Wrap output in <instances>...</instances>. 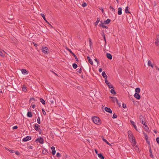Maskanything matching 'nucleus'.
<instances>
[{"instance_id":"obj_32","label":"nucleus","mask_w":159,"mask_h":159,"mask_svg":"<svg viewBox=\"0 0 159 159\" xmlns=\"http://www.w3.org/2000/svg\"><path fill=\"white\" fill-rule=\"evenodd\" d=\"M100 22V19L99 17H98L97 18V20L96 22L95 23V25L96 26H97V25H98V23Z\"/></svg>"},{"instance_id":"obj_44","label":"nucleus","mask_w":159,"mask_h":159,"mask_svg":"<svg viewBox=\"0 0 159 159\" xmlns=\"http://www.w3.org/2000/svg\"><path fill=\"white\" fill-rule=\"evenodd\" d=\"M87 6V4L86 2H84V3L82 4V6L83 7H86Z\"/></svg>"},{"instance_id":"obj_16","label":"nucleus","mask_w":159,"mask_h":159,"mask_svg":"<svg viewBox=\"0 0 159 159\" xmlns=\"http://www.w3.org/2000/svg\"><path fill=\"white\" fill-rule=\"evenodd\" d=\"M44 150H45V152H44V150H43L42 151V153L43 154L45 155H48L49 154H50V153L48 152V150L46 149V148H43Z\"/></svg>"},{"instance_id":"obj_53","label":"nucleus","mask_w":159,"mask_h":159,"mask_svg":"<svg viewBox=\"0 0 159 159\" xmlns=\"http://www.w3.org/2000/svg\"><path fill=\"white\" fill-rule=\"evenodd\" d=\"M156 140L157 142V143L159 144V137H157L156 139Z\"/></svg>"},{"instance_id":"obj_43","label":"nucleus","mask_w":159,"mask_h":159,"mask_svg":"<svg viewBox=\"0 0 159 159\" xmlns=\"http://www.w3.org/2000/svg\"><path fill=\"white\" fill-rule=\"evenodd\" d=\"M117 115L115 114V113H114L113 114V116H112V118L115 119L117 118Z\"/></svg>"},{"instance_id":"obj_45","label":"nucleus","mask_w":159,"mask_h":159,"mask_svg":"<svg viewBox=\"0 0 159 159\" xmlns=\"http://www.w3.org/2000/svg\"><path fill=\"white\" fill-rule=\"evenodd\" d=\"M152 64V62L150 60L148 61V65L149 66H150Z\"/></svg>"},{"instance_id":"obj_21","label":"nucleus","mask_w":159,"mask_h":159,"mask_svg":"<svg viewBox=\"0 0 159 159\" xmlns=\"http://www.w3.org/2000/svg\"><path fill=\"white\" fill-rule=\"evenodd\" d=\"M111 21V20L110 19H107L106 20L104 21L103 24H108Z\"/></svg>"},{"instance_id":"obj_24","label":"nucleus","mask_w":159,"mask_h":159,"mask_svg":"<svg viewBox=\"0 0 159 159\" xmlns=\"http://www.w3.org/2000/svg\"><path fill=\"white\" fill-rule=\"evenodd\" d=\"M102 75L103 78H105V79H107V76L106 75L105 71H103L102 73Z\"/></svg>"},{"instance_id":"obj_19","label":"nucleus","mask_w":159,"mask_h":159,"mask_svg":"<svg viewBox=\"0 0 159 159\" xmlns=\"http://www.w3.org/2000/svg\"><path fill=\"white\" fill-rule=\"evenodd\" d=\"M106 56L110 60H111L112 59V56L109 53H107L106 54Z\"/></svg>"},{"instance_id":"obj_7","label":"nucleus","mask_w":159,"mask_h":159,"mask_svg":"<svg viewBox=\"0 0 159 159\" xmlns=\"http://www.w3.org/2000/svg\"><path fill=\"white\" fill-rule=\"evenodd\" d=\"M105 82L107 84V85L108 86V88L110 89H114L113 86L112 85L110 84V83L108 82V81L107 80V79H105Z\"/></svg>"},{"instance_id":"obj_55","label":"nucleus","mask_w":159,"mask_h":159,"mask_svg":"<svg viewBox=\"0 0 159 159\" xmlns=\"http://www.w3.org/2000/svg\"><path fill=\"white\" fill-rule=\"evenodd\" d=\"M31 100H34V101H35V99L34 98H30V99L29 100V102H30L31 101Z\"/></svg>"},{"instance_id":"obj_38","label":"nucleus","mask_w":159,"mask_h":159,"mask_svg":"<svg viewBox=\"0 0 159 159\" xmlns=\"http://www.w3.org/2000/svg\"><path fill=\"white\" fill-rule=\"evenodd\" d=\"M22 90L24 92H26L27 91L26 87L25 86H23L22 88Z\"/></svg>"},{"instance_id":"obj_11","label":"nucleus","mask_w":159,"mask_h":159,"mask_svg":"<svg viewBox=\"0 0 159 159\" xmlns=\"http://www.w3.org/2000/svg\"><path fill=\"white\" fill-rule=\"evenodd\" d=\"M144 125V129H145V130L148 132L149 131V129L148 126L147 125V124L146 122L143 123H142Z\"/></svg>"},{"instance_id":"obj_58","label":"nucleus","mask_w":159,"mask_h":159,"mask_svg":"<svg viewBox=\"0 0 159 159\" xmlns=\"http://www.w3.org/2000/svg\"><path fill=\"white\" fill-rule=\"evenodd\" d=\"M122 107L124 108H125L126 107V105L124 103L122 104Z\"/></svg>"},{"instance_id":"obj_20","label":"nucleus","mask_w":159,"mask_h":159,"mask_svg":"<svg viewBox=\"0 0 159 159\" xmlns=\"http://www.w3.org/2000/svg\"><path fill=\"white\" fill-rule=\"evenodd\" d=\"M87 59L88 61L90 63V64L91 65H93V63L92 60L90 58V57L89 56H88L87 57Z\"/></svg>"},{"instance_id":"obj_37","label":"nucleus","mask_w":159,"mask_h":159,"mask_svg":"<svg viewBox=\"0 0 159 159\" xmlns=\"http://www.w3.org/2000/svg\"><path fill=\"white\" fill-rule=\"evenodd\" d=\"M109 98H111V100L114 103L115 101H116V99L114 98H116V97H111V96H110Z\"/></svg>"},{"instance_id":"obj_25","label":"nucleus","mask_w":159,"mask_h":159,"mask_svg":"<svg viewBox=\"0 0 159 159\" xmlns=\"http://www.w3.org/2000/svg\"><path fill=\"white\" fill-rule=\"evenodd\" d=\"M98 157L101 159H104V157L102 155L101 153L98 154Z\"/></svg>"},{"instance_id":"obj_46","label":"nucleus","mask_w":159,"mask_h":159,"mask_svg":"<svg viewBox=\"0 0 159 159\" xmlns=\"http://www.w3.org/2000/svg\"><path fill=\"white\" fill-rule=\"evenodd\" d=\"M0 56H1L2 57H4L5 56V55H3V53L1 51H0Z\"/></svg>"},{"instance_id":"obj_10","label":"nucleus","mask_w":159,"mask_h":159,"mask_svg":"<svg viewBox=\"0 0 159 159\" xmlns=\"http://www.w3.org/2000/svg\"><path fill=\"white\" fill-rule=\"evenodd\" d=\"M40 126L37 124H35L34 125V128L37 131H39L40 130Z\"/></svg>"},{"instance_id":"obj_56","label":"nucleus","mask_w":159,"mask_h":159,"mask_svg":"<svg viewBox=\"0 0 159 159\" xmlns=\"http://www.w3.org/2000/svg\"><path fill=\"white\" fill-rule=\"evenodd\" d=\"M79 73H81L82 72V69L81 68H80V69L77 71Z\"/></svg>"},{"instance_id":"obj_27","label":"nucleus","mask_w":159,"mask_h":159,"mask_svg":"<svg viewBox=\"0 0 159 159\" xmlns=\"http://www.w3.org/2000/svg\"><path fill=\"white\" fill-rule=\"evenodd\" d=\"M39 101L41 102L43 105H44L46 103L45 101L42 98H40L39 99Z\"/></svg>"},{"instance_id":"obj_35","label":"nucleus","mask_w":159,"mask_h":159,"mask_svg":"<svg viewBox=\"0 0 159 159\" xmlns=\"http://www.w3.org/2000/svg\"><path fill=\"white\" fill-rule=\"evenodd\" d=\"M143 134L145 136V140H147V139H148V137L147 134L146 133H145L144 131H143Z\"/></svg>"},{"instance_id":"obj_26","label":"nucleus","mask_w":159,"mask_h":159,"mask_svg":"<svg viewBox=\"0 0 159 159\" xmlns=\"http://www.w3.org/2000/svg\"><path fill=\"white\" fill-rule=\"evenodd\" d=\"M27 116L29 117H32L33 116L32 113L30 111H28L27 113Z\"/></svg>"},{"instance_id":"obj_51","label":"nucleus","mask_w":159,"mask_h":159,"mask_svg":"<svg viewBox=\"0 0 159 159\" xmlns=\"http://www.w3.org/2000/svg\"><path fill=\"white\" fill-rule=\"evenodd\" d=\"M149 152L150 153V154H152V152L151 147H149Z\"/></svg>"},{"instance_id":"obj_60","label":"nucleus","mask_w":159,"mask_h":159,"mask_svg":"<svg viewBox=\"0 0 159 159\" xmlns=\"http://www.w3.org/2000/svg\"><path fill=\"white\" fill-rule=\"evenodd\" d=\"M133 126L134 129H135L137 131H138L136 125H134Z\"/></svg>"},{"instance_id":"obj_64","label":"nucleus","mask_w":159,"mask_h":159,"mask_svg":"<svg viewBox=\"0 0 159 159\" xmlns=\"http://www.w3.org/2000/svg\"><path fill=\"white\" fill-rule=\"evenodd\" d=\"M35 107V104H33L32 105V108L33 109H34Z\"/></svg>"},{"instance_id":"obj_36","label":"nucleus","mask_w":159,"mask_h":159,"mask_svg":"<svg viewBox=\"0 0 159 159\" xmlns=\"http://www.w3.org/2000/svg\"><path fill=\"white\" fill-rule=\"evenodd\" d=\"M115 98V99H116V103H117L118 105L119 106V107H121V104H120V103H119L118 102V101L117 98Z\"/></svg>"},{"instance_id":"obj_18","label":"nucleus","mask_w":159,"mask_h":159,"mask_svg":"<svg viewBox=\"0 0 159 159\" xmlns=\"http://www.w3.org/2000/svg\"><path fill=\"white\" fill-rule=\"evenodd\" d=\"M51 149L52 150V155H55L56 153V151L55 150V148L54 147L52 146L51 147Z\"/></svg>"},{"instance_id":"obj_63","label":"nucleus","mask_w":159,"mask_h":159,"mask_svg":"<svg viewBox=\"0 0 159 159\" xmlns=\"http://www.w3.org/2000/svg\"><path fill=\"white\" fill-rule=\"evenodd\" d=\"M150 157H151L152 158H153L154 157H153V155L152 154V153L150 154Z\"/></svg>"},{"instance_id":"obj_54","label":"nucleus","mask_w":159,"mask_h":159,"mask_svg":"<svg viewBox=\"0 0 159 159\" xmlns=\"http://www.w3.org/2000/svg\"><path fill=\"white\" fill-rule=\"evenodd\" d=\"M18 128V126L17 125H16V126H13L12 128V129H17Z\"/></svg>"},{"instance_id":"obj_49","label":"nucleus","mask_w":159,"mask_h":159,"mask_svg":"<svg viewBox=\"0 0 159 159\" xmlns=\"http://www.w3.org/2000/svg\"><path fill=\"white\" fill-rule=\"evenodd\" d=\"M56 156L57 157H60L61 156V155L60 153L57 152V153Z\"/></svg>"},{"instance_id":"obj_5","label":"nucleus","mask_w":159,"mask_h":159,"mask_svg":"<svg viewBox=\"0 0 159 159\" xmlns=\"http://www.w3.org/2000/svg\"><path fill=\"white\" fill-rule=\"evenodd\" d=\"M67 50L70 53V54H72V55L74 57L77 62H79V61L78 60L77 57L75 55V54L73 52H72L71 50L68 48L67 49Z\"/></svg>"},{"instance_id":"obj_23","label":"nucleus","mask_w":159,"mask_h":159,"mask_svg":"<svg viewBox=\"0 0 159 159\" xmlns=\"http://www.w3.org/2000/svg\"><path fill=\"white\" fill-rule=\"evenodd\" d=\"M104 24H100L99 25V26L100 27H102V28H106L107 29H108V27L107 26H106L104 25Z\"/></svg>"},{"instance_id":"obj_31","label":"nucleus","mask_w":159,"mask_h":159,"mask_svg":"<svg viewBox=\"0 0 159 159\" xmlns=\"http://www.w3.org/2000/svg\"><path fill=\"white\" fill-rule=\"evenodd\" d=\"M125 13H130V12L129 11V7L128 6L126 7L125 8Z\"/></svg>"},{"instance_id":"obj_40","label":"nucleus","mask_w":159,"mask_h":159,"mask_svg":"<svg viewBox=\"0 0 159 159\" xmlns=\"http://www.w3.org/2000/svg\"><path fill=\"white\" fill-rule=\"evenodd\" d=\"M89 43L90 47H91V46H92V42L91 41V40L90 38H89Z\"/></svg>"},{"instance_id":"obj_8","label":"nucleus","mask_w":159,"mask_h":159,"mask_svg":"<svg viewBox=\"0 0 159 159\" xmlns=\"http://www.w3.org/2000/svg\"><path fill=\"white\" fill-rule=\"evenodd\" d=\"M40 15L43 18V19L47 23L48 25H49L51 26V28H53V27H52V25L50 24L48 21L47 20H46V18L45 17V15L43 14V13H41L40 14Z\"/></svg>"},{"instance_id":"obj_52","label":"nucleus","mask_w":159,"mask_h":159,"mask_svg":"<svg viewBox=\"0 0 159 159\" xmlns=\"http://www.w3.org/2000/svg\"><path fill=\"white\" fill-rule=\"evenodd\" d=\"M42 111L43 113V114L44 116H45L46 115V112L45 111H44V110L43 109H42Z\"/></svg>"},{"instance_id":"obj_13","label":"nucleus","mask_w":159,"mask_h":159,"mask_svg":"<svg viewBox=\"0 0 159 159\" xmlns=\"http://www.w3.org/2000/svg\"><path fill=\"white\" fill-rule=\"evenodd\" d=\"M31 136H28L23 139V141L24 142H26L27 141H28L29 140H31Z\"/></svg>"},{"instance_id":"obj_48","label":"nucleus","mask_w":159,"mask_h":159,"mask_svg":"<svg viewBox=\"0 0 159 159\" xmlns=\"http://www.w3.org/2000/svg\"><path fill=\"white\" fill-rule=\"evenodd\" d=\"M131 134H133L132 133V132L131 130H129L128 131V136L129 135H131Z\"/></svg>"},{"instance_id":"obj_29","label":"nucleus","mask_w":159,"mask_h":159,"mask_svg":"<svg viewBox=\"0 0 159 159\" xmlns=\"http://www.w3.org/2000/svg\"><path fill=\"white\" fill-rule=\"evenodd\" d=\"M110 92L111 93H112L114 95H116V93L115 91V90L114 89H111V90Z\"/></svg>"},{"instance_id":"obj_6","label":"nucleus","mask_w":159,"mask_h":159,"mask_svg":"<svg viewBox=\"0 0 159 159\" xmlns=\"http://www.w3.org/2000/svg\"><path fill=\"white\" fill-rule=\"evenodd\" d=\"M42 51L45 54H48L49 52V51L48 47H44L43 46L42 47Z\"/></svg>"},{"instance_id":"obj_1","label":"nucleus","mask_w":159,"mask_h":159,"mask_svg":"<svg viewBox=\"0 0 159 159\" xmlns=\"http://www.w3.org/2000/svg\"><path fill=\"white\" fill-rule=\"evenodd\" d=\"M93 122L95 124L98 125L101 124V121L99 118L97 116H93L92 118Z\"/></svg>"},{"instance_id":"obj_17","label":"nucleus","mask_w":159,"mask_h":159,"mask_svg":"<svg viewBox=\"0 0 159 159\" xmlns=\"http://www.w3.org/2000/svg\"><path fill=\"white\" fill-rule=\"evenodd\" d=\"M22 73L24 75H27L28 73V72L26 69H22L21 70Z\"/></svg>"},{"instance_id":"obj_9","label":"nucleus","mask_w":159,"mask_h":159,"mask_svg":"<svg viewBox=\"0 0 159 159\" xmlns=\"http://www.w3.org/2000/svg\"><path fill=\"white\" fill-rule=\"evenodd\" d=\"M140 121L141 122H142V123L146 122L145 120H146V118L144 116H143L142 115H140L139 116Z\"/></svg>"},{"instance_id":"obj_22","label":"nucleus","mask_w":159,"mask_h":159,"mask_svg":"<svg viewBox=\"0 0 159 159\" xmlns=\"http://www.w3.org/2000/svg\"><path fill=\"white\" fill-rule=\"evenodd\" d=\"M122 9L121 7H120L118 8V14L119 15H121L122 14Z\"/></svg>"},{"instance_id":"obj_57","label":"nucleus","mask_w":159,"mask_h":159,"mask_svg":"<svg viewBox=\"0 0 159 159\" xmlns=\"http://www.w3.org/2000/svg\"><path fill=\"white\" fill-rule=\"evenodd\" d=\"M130 122L131 123V124L134 126V125H135V123L134 121L130 120Z\"/></svg>"},{"instance_id":"obj_50","label":"nucleus","mask_w":159,"mask_h":159,"mask_svg":"<svg viewBox=\"0 0 159 159\" xmlns=\"http://www.w3.org/2000/svg\"><path fill=\"white\" fill-rule=\"evenodd\" d=\"M15 153V154L17 155H20V152L18 151H16Z\"/></svg>"},{"instance_id":"obj_15","label":"nucleus","mask_w":159,"mask_h":159,"mask_svg":"<svg viewBox=\"0 0 159 159\" xmlns=\"http://www.w3.org/2000/svg\"><path fill=\"white\" fill-rule=\"evenodd\" d=\"M134 97L138 100L140 99L141 96L139 93H135L134 95Z\"/></svg>"},{"instance_id":"obj_42","label":"nucleus","mask_w":159,"mask_h":159,"mask_svg":"<svg viewBox=\"0 0 159 159\" xmlns=\"http://www.w3.org/2000/svg\"><path fill=\"white\" fill-rule=\"evenodd\" d=\"M146 143L148 144V147H151L150 142L148 140V139H147V140H146Z\"/></svg>"},{"instance_id":"obj_30","label":"nucleus","mask_w":159,"mask_h":159,"mask_svg":"<svg viewBox=\"0 0 159 159\" xmlns=\"http://www.w3.org/2000/svg\"><path fill=\"white\" fill-rule=\"evenodd\" d=\"M135 93H139L140 92V89L139 88H137L135 89Z\"/></svg>"},{"instance_id":"obj_34","label":"nucleus","mask_w":159,"mask_h":159,"mask_svg":"<svg viewBox=\"0 0 159 159\" xmlns=\"http://www.w3.org/2000/svg\"><path fill=\"white\" fill-rule=\"evenodd\" d=\"M72 66H73V68L74 69H76V68H77V67H78V66H77V64L75 63H74L73 64Z\"/></svg>"},{"instance_id":"obj_39","label":"nucleus","mask_w":159,"mask_h":159,"mask_svg":"<svg viewBox=\"0 0 159 159\" xmlns=\"http://www.w3.org/2000/svg\"><path fill=\"white\" fill-rule=\"evenodd\" d=\"M109 8L110 9H111V11L113 12H115V9L113 8L111 6H110L109 7Z\"/></svg>"},{"instance_id":"obj_3","label":"nucleus","mask_w":159,"mask_h":159,"mask_svg":"<svg viewBox=\"0 0 159 159\" xmlns=\"http://www.w3.org/2000/svg\"><path fill=\"white\" fill-rule=\"evenodd\" d=\"M47 101L48 103L50 105L53 104L54 102H56L55 99L53 97H50L48 99Z\"/></svg>"},{"instance_id":"obj_2","label":"nucleus","mask_w":159,"mask_h":159,"mask_svg":"<svg viewBox=\"0 0 159 159\" xmlns=\"http://www.w3.org/2000/svg\"><path fill=\"white\" fill-rule=\"evenodd\" d=\"M128 137L129 139H131V142L133 144H134L135 145L136 144V141L135 139L133 134H131L130 135L128 136Z\"/></svg>"},{"instance_id":"obj_12","label":"nucleus","mask_w":159,"mask_h":159,"mask_svg":"<svg viewBox=\"0 0 159 159\" xmlns=\"http://www.w3.org/2000/svg\"><path fill=\"white\" fill-rule=\"evenodd\" d=\"M155 43L156 46H159V35H157L156 41Z\"/></svg>"},{"instance_id":"obj_14","label":"nucleus","mask_w":159,"mask_h":159,"mask_svg":"<svg viewBox=\"0 0 159 159\" xmlns=\"http://www.w3.org/2000/svg\"><path fill=\"white\" fill-rule=\"evenodd\" d=\"M104 110L106 112H108L110 114L112 113V111L110 108L106 107L104 108Z\"/></svg>"},{"instance_id":"obj_4","label":"nucleus","mask_w":159,"mask_h":159,"mask_svg":"<svg viewBox=\"0 0 159 159\" xmlns=\"http://www.w3.org/2000/svg\"><path fill=\"white\" fill-rule=\"evenodd\" d=\"M35 141L36 143L39 142L41 144H43L44 143L43 139L42 137H39Z\"/></svg>"},{"instance_id":"obj_28","label":"nucleus","mask_w":159,"mask_h":159,"mask_svg":"<svg viewBox=\"0 0 159 159\" xmlns=\"http://www.w3.org/2000/svg\"><path fill=\"white\" fill-rule=\"evenodd\" d=\"M134 146H135L134 148H135V150H136V151L138 152H140L139 149V148L136 145H135L134 144Z\"/></svg>"},{"instance_id":"obj_47","label":"nucleus","mask_w":159,"mask_h":159,"mask_svg":"<svg viewBox=\"0 0 159 159\" xmlns=\"http://www.w3.org/2000/svg\"><path fill=\"white\" fill-rule=\"evenodd\" d=\"M13 18V16H12L9 15V17H8V19L9 20H12Z\"/></svg>"},{"instance_id":"obj_33","label":"nucleus","mask_w":159,"mask_h":159,"mask_svg":"<svg viewBox=\"0 0 159 159\" xmlns=\"http://www.w3.org/2000/svg\"><path fill=\"white\" fill-rule=\"evenodd\" d=\"M102 140L103 141L106 143L108 145L111 146V145L107 140L106 139L104 138L102 139Z\"/></svg>"},{"instance_id":"obj_41","label":"nucleus","mask_w":159,"mask_h":159,"mask_svg":"<svg viewBox=\"0 0 159 159\" xmlns=\"http://www.w3.org/2000/svg\"><path fill=\"white\" fill-rule=\"evenodd\" d=\"M37 122L39 124H40L41 121H40V118L39 117H38L37 118Z\"/></svg>"},{"instance_id":"obj_61","label":"nucleus","mask_w":159,"mask_h":159,"mask_svg":"<svg viewBox=\"0 0 159 159\" xmlns=\"http://www.w3.org/2000/svg\"><path fill=\"white\" fill-rule=\"evenodd\" d=\"M81 78L83 79H84L85 78V76H84V75L82 74L81 76Z\"/></svg>"},{"instance_id":"obj_59","label":"nucleus","mask_w":159,"mask_h":159,"mask_svg":"<svg viewBox=\"0 0 159 159\" xmlns=\"http://www.w3.org/2000/svg\"><path fill=\"white\" fill-rule=\"evenodd\" d=\"M95 61L97 62V64H98L99 63V61L97 59L95 58L94 59Z\"/></svg>"},{"instance_id":"obj_62","label":"nucleus","mask_w":159,"mask_h":159,"mask_svg":"<svg viewBox=\"0 0 159 159\" xmlns=\"http://www.w3.org/2000/svg\"><path fill=\"white\" fill-rule=\"evenodd\" d=\"M33 44L34 45V46L35 47H36L38 46V44H37L35 43L34 42H33Z\"/></svg>"}]
</instances>
